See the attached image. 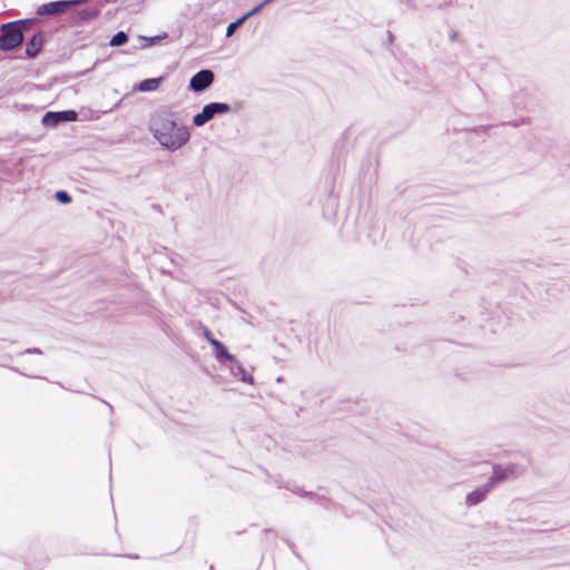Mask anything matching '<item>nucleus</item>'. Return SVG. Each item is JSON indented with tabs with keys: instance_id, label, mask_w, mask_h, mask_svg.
I'll use <instances>...</instances> for the list:
<instances>
[{
	"instance_id": "obj_1",
	"label": "nucleus",
	"mask_w": 570,
	"mask_h": 570,
	"mask_svg": "<svg viewBox=\"0 0 570 570\" xmlns=\"http://www.w3.org/2000/svg\"><path fill=\"white\" fill-rule=\"evenodd\" d=\"M149 129L157 141L169 150H177L190 138L189 129L174 120L170 111L156 112L150 120Z\"/></svg>"
},
{
	"instance_id": "obj_2",
	"label": "nucleus",
	"mask_w": 570,
	"mask_h": 570,
	"mask_svg": "<svg viewBox=\"0 0 570 570\" xmlns=\"http://www.w3.org/2000/svg\"><path fill=\"white\" fill-rule=\"evenodd\" d=\"M28 26L27 21L19 20L1 26L0 50L7 51L19 47L23 41V31Z\"/></svg>"
},
{
	"instance_id": "obj_3",
	"label": "nucleus",
	"mask_w": 570,
	"mask_h": 570,
	"mask_svg": "<svg viewBox=\"0 0 570 570\" xmlns=\"http://www.w3.org/2000/svg\"><path fill=\"white\" fill-rule=\"evenodd\" d=\"M230 107L223 102H213L206 105L200 114L194 116L193 122L195 126L200 127L209 121L216 114H224L229 111Z\"/></svg>"
},
{
	"instance_id": "obj_4",
	"label": "nucleus",
	"mask_w": 570,
	"mask_h": 570,
	"mask_svg": "<svg viewBox=\"0 0 570 570\" xmlns=\"http://www.w3.org/2000/svg\"><path fill=\"white\" fill-rule=\"evenodd\" d=\"M81 2H82V0L49 2V3H45V4L40 6L38 8V10H37V13L40 14V16H43V14H50V16L59 14V13L66 12L72 6L81 3Z\"/></svg>"
},
{
	"instance_id": "obj_5",
	"label": "nucleus",
	"mask_w": 570,
	"mask_h": 570,
	"mask_svg": "<svg viewBox=\"0 0 570 570\" xmlns=\"http://www.w3.org/2000/svg\"><path fill=\"white\" fill-rule=\"evenodd\" d=\"M214 81V72L212 70H200L190 79V88L194 91H202L209 87Z\"/></svg>"
},
{
	"instance_id": "obj_6",
	"label": "nucleus",
	"mask_w": 570,
	"mask_h": 570,
	"mask_svg": "<svg viewBox=\"0 0 570 570\" xmlns=\"http://www.w3.org/2000/svg\"><path fill=\"white\" fill-rule=\"evenodd\" d=\"M514 474L512 465L501 466L494 465L492 475L490 476L488 484L493 488L497 483L505 480L510 475Z\"/></svg>"
},
{
	"instance_id": "obj_7",
	"label": "nucleus",
	"mask_w": 570,
	"mask_h": 570,
	"mask_svg": "<svg viewBox=\"0 0 570 570\" xmlns=\"http://www.w3.org/2000/svg\"><path fill=\"white\" fill-rule=\"evenodd\" d=\"M42 31L36 32L32 38L27 42L26 55L28 58H35L42 49L43 46Z\"/></svg>"
},
{
	"instance_id": "obj_8",
	"label": "nucleus",
	"mask_w": 570,
	"mask_h": 570,
	"mask_svg": "<svg viewBox=\"0 0 570 570\" xmlns=\"http://www.w3.org/2000/svg\"><path fill=\"white\" fill-rule=\"evenodd\" d=\"M272 1L273 0H265L261 4L256 6L253 10H250L249 12H247L246 14L240 17L235 22L229 23L226 29V36L232 37L234 35V32L237 30V28H239L245 22V20H247L253 14L257 13L264 6H266L267 3L272 2Z\"/></svg>"
},
{
	"instance_id": "obj_9",
	"label": "nucleus",
	"mask_w": 570,
	"mask_h": 570,
	"mask_svg": "<svg viewBox=\"0 0 570 570\" xmlns=\"http://www.w3.org/2000/svg\"><path fill=\"white\" fill-rule=\"evenodd\" d=\"M492 490V488L487 483L483 487L472 491L466 497V503L469 505L478 504L479 502L483 501L487 497V494Z\"/></svg>"
},
{
	"instance_id": "obj_10",
	"label": "nucleus",
	"mask_w": 570,
	"mask_h": 570,
	"mask_svg": "<svg viewBox=\"0 0 570 570\" xmlns=\"http://www.w3.org/2000/svg\"><path fill=\"white\" fill-rule=\"evenodd\" d=\"M161 80V77L145 79L137 86V90L141 92L154 91L159 87Z\"/></svg>"
},
{
	"instance_id": "obj_11",
	"label": "nucleus",
	"mask_w": 570,
	"mask_h": 570,
	"mask_svg": "<svg viewBox=\"0 0 570 570\" xmlns=\"http://www.w3.org/2000/svg\"><path fill=\"white\" fill-rule=\"evenodd\" d=\"M212 346L216 350L217 358H219V360L224 358V360H227L229 362L234 361V356L228 353V351L225 347V345L223 343H220L219 341L212 340Z\"/></svg>"
},
{
	"instance_id": "obj_12",
	"label": "nucleus",
	"mask_w": 570,
	"mask_h": 570,
	"mask_svg": "<svg viewBox=\"0 0 570 570\" xmlns=\"http://www.w3.org/2000/svg\"><path fill=\"white\" fill-rule=\"evenodd\" d=\"M49 118H59L61 120H76L77 118V114L76 111L73 110H70V111H61V112H47L45 118H43V121L45 122H48L49 121Z\"/></svg>"
},
{
	"instance_id": "obj_13",
	"label": "nucleus",
	"mask_w": 570,
	"mask_h": 570,
	"mask_svg": "<svg viewBox=\"0 0 570 570\" xmlns=\"http://www.w3.org/2000/svg\"><path fill=\"white\" fill-rule=\"evenodd\" d=\"M127 41L128 36L124 31H119L111 38L109 45L112 47H118L125 45Z\"/></svg>"
},
{
	"instance_id": "obj_14",
	"label": "nucleus",
	"mask_w": 570,
	"mask_h": 570,
	"mask_svg": "<svg viewBox=\"0 0 570 570\" xmlns=\"http://www.w3.org/2000/svg\"><path fill=\"white\" fill-rule=\"evenodd\" d=\"M56 199L62 204H69L71 202V197L67 191L59 190L55 195Z\"/></svg>"
},
{
	"instance_id": "obj_15",
	"label": "nucleus",
	"mask_w": 570,
	"mask_h": 570,
	"mask_svg": "<svg viewBox=\"0 0 570 570\" xmlns=\"http://www.w3.org/2000/svg\"><path fill=\"white\" fill-rule=\"evenodd\" d=\"M204 335H205L206 340H207L210 344H212V340H215V338H214V336H213V334H212V332H210V331H208V330H205Z\"/></svg>"
},
{
	"instance_id": "obj_16",
	"label": "nucleus",
	"mask_w": 570,
	"mask_h": 570,
	"mask_svg": "<svg viewBox=\"0 0 570 570\" xmlns=\"http://www.w3.org/2000/svg\"><path fill=\"white\" fill-rule=\"evenodd\" d=\"M49 120H52V124H58V121H60L61 119H59V118H49Z\"/></svg>"
}]
</instances>
